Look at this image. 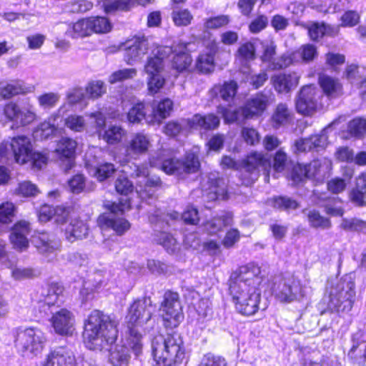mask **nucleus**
<instances>
[{
    "mask_svg": "<svg viewBox=\"0 0 366 366\" xmlns=\"http://www.w3.org/2000/svg\"><path fill=\"white\" fill-rule=\"evenodd\" d=\"M86 165L89 174L99 181L109 178L116 170L114 165L108 162H97L96 165L86 162Z\"/></svg>",
    "mask_w": 366,
    "mask_h": 366,
    "instance_id": "42",
    "label": "nucleus"
},
{
    "mask_svg": "<svg viewBox=\"0 0 366 366\" xmlns=\"http://www.w3.org/2000/svg\"><path fill=\"white\" fill-rule=\"evenodd\" d=\"M86 116L94 124L99 138L108 144H119L127 135V131L119 125L109 124L105 127L106 118L101 112H92Z\"/></svg>",
    "mask_w": 366,
    "mask_h": 366,
    "instance_id": "17",
    "label": "nucleus"
},
{
    "mask_svg": "<svg viewBox=\"0 0 366 366\" xmlns=\"http://www.w3.org/2000/svg\"><path fill=\"white\" fill-rule=\"evenodd\" d=\"M209 184L207 198L209 200H225L229 198L226 184L223 179L217 178L215 174H211L208 179Z\"/></svg>",
    "mask_w": 366,
    "mask_h": 366,
    "instance_id": "35",
    "label": "nucleus"
},
{
    "mask_svg": "<svg viewBox=\"0 0 366 366\" xmlns=\"http://www.w3.org/2000/svg\"><path fill=\"white\" fill-rule=\"evenodd\" d=\"M32 242L39 251L49 261L52 260L59 251L61 243L53 238L49 234L41 232L32 237Z\"/></svg>",
    "mask_w": 366,
    "mask_h": 366,
    "instance_id": "25",
    "label": "nucleus"
},
{
    "mask_svg": "<svg viewBox=\"0 0 366 366\" xmlns=\"http://www.w3.org/2000/svg\"><path fill=\"white\" fill-rule=\"evenodd\" d=\"M119 322L113 317L94 310L84 323V343L89 350L109 351L113 366H127L129 349L124 344H115L118 337Z\"/></svg>",
    "mask_w": 366,
    "mask_h": 366,
    "instance_id": "1",
    "label": "nucleus"
},
{
    "mask_svg": "<svg viewBox=\"0 0 366 366\" xmlns=\"http://www.w3.org/2000/svg\"><path fill=\"white\" fill-rule=\"evenodd\" d=\"M273 206L282 210L290 212L299 207V203L287 197H274L273 200Z\"/></svg>",
    "mask_w": 366,
    "mask_h": 366,
    "instance_id": "58",
    "label": "nucleus"
},
{
    "mask_svg": "<svg viewBox=\"0 0 366 366\" xmlns=\"http://www.w3.org/2000/svg\"><path fill=\"white\" fill-rule=\"evenodd\" d=\"M87 234L88 227L86 224L78 219H71L65 229V237L70 242L85 238Z\"/></svg>",
    "mask_w": 366,
    "mask_h": 366,
    "instance_id": "40",
    "label": "nucleus"
},
{
    "mask_svg": "<svg viewBox=\"0 0 366 366\" xmlns=\"http://www.w3.org/2000/svg\"><path fill=\"white\" fill-rule=\"evenodd\" d=\"M322 92L315 86L310 84L302 87L296 101L297 112L311 115L318 109L328 105L323 101Z\"/></svg>",
    "mask_w": 366,
    "mask_h": 366,
    "instance_id": "15",
    "label": "nucleus"
},
{
    "mask_svg": "<svg viewBox=\"0 0 366 366\" xmlns=\"http://www.w3.org/2000/svg\"><path fill=\"white\" fill-rule=\"evenodd\" d=\"M339 120H334L327 127L323 129L320 134L312 135L308 138L300 139L295 142L296 152H306L311 151H320L323 149L327 144V131L338 123Z\"/></svg>",
    "mask_w": 366,
    "mask_h": 366,
    "instance_id": "24",
    "label": "nucleus"
},
{
    "mask_svg": "<svg viewBox=\"0 0 366 366\" xmlns=\"http://www.w3.org/2000/svg\"><path fill=\"white\" fill-rule=\"evenodd\" d=\"M86 90L90 97L98 98L106 92V86L100 80L93 81L88 84Z\"/></svg>",
    "mask_w": 366,
    "mask_h": 366,
    "instance_id": "64",
    "label": "nucleus"
},
{
    "mask_svg": "<svg viewBox=\"0 0 366 366\" xmlns=\"http://www.w3.org/2000/svg\"><path fill=\"white\" fill-rule=\"evenodd\" d=\"M325 212L332 217H342L344 214L342 202L339 198L330 199L324 205Z\"/></svg>",
    "mask_w": 366,
    "mask_h": 366,
    "instance_id": "56",
    "label": "nucleus"
},
{
    "mask_svg": "<svg viewBox=\"0 0 366 366\" xmlns=\"http://www.w3.org/2000/svg\"><path fill=\"white\" fill-rule=\"evenodd\" d=\"M105 207L109 212L99 217L98 225L102 229H112L117 234H123L130 228L129 222L122 217L124 211L132 207L130 200L128 198H122L119 204L108 203Z\"/></svg>",
    "mask_w": 366,
    "mask_h": 366,
    "instance_id": "11",
    "label": "nucleus"
},
{
    "mask_svg": "<svg viewBox=\"0 0 366 366\" xmlns=\"http://www.w3.org/2000/svg\"><path fill=\"white\" fill-rule=\"evenodd\" d=\"M297 59L300 61H310L317 56V49L312 44H304L298 50L295 51Z\"/></svg>",
    "mask_w": 366,
    "mask_h": 366,
    "instance_id": "52",
    "label": "nucleus"
},
{
    "mask_svg": "<svg viewBox=\"0 0 366 366\" xmlns=\"http://www.w3.org/2000/svg\"><path fill=\"white\" fill-rule=\"evenodd\" d=\"M29 223L19 221L14 224L10 234V240L14 247L20 250L26 249L29 245L28 235L30 232Z\"/></svg>",
    "mask_w": 366,
    "mask_h": 366,
    "instance_id": "31",
    "label": "nucleus"
},
{
    "mask_svg": "<svg viewBox=\"0 0 366 366\" xmlns=\"http://www.w3.org/2000/svg\"><path fill=\"white\" fill-rule=\"evenodd\" d=\"M232 216L229 212H223L220 215L214 217L203 224V229L209 234H215L224 227L232 224Z\"/></svg>",
    "mask_w": 366,
    "mask_h": 366,
    "instance_id": "41",
    "label": "nucleus"
},
{
    "mask_svg": "<svg viewBox=\"0 0 366 366\" xmlns=\"http://www.w3.org/2000/svg\"><path fill=\"white\" fill-rule=\"evenodd\" d=\"M158 46L151 44L145 38H134L126 43V51L124 54L125 61L128 64H133L141 60L144 56L151 50L148 58L152 55V51Z\"/></svg>",
    "mask_w": 366,
    "mask_h": 366,
    "instance_id": "22",
    "label": "nucleus"
},
{
    "mask_svg": "<svg viewBox=\"0 0 366 366\" xmlns=\"http://www.w3.org/2000/svg\"><path fill=\"white\" fill-rule=\"evenodd\" d=\"M4 114L6 118L12 122V128L25 127L36 119V114L32 104H27L19 106L9 102L4 106Z\"/></svg>",
    "mask_w": 366,
    "mask_h": 366,
    "instance_id": "19",
    "label": "nucleus"
},
{
    "mask_svg": "<svg viewBox=\"0 0 366 366\" xmlns=\"http://www.w3.org/2000/svg\"><path fill=\"white\" fill-rule=\"evenodd\" d=\"M237 88L238 86L236 81H224L223 84H218L214 85L209 92L211 96L214 97H219L223 101L229 103L228 107H226V109L234 110L230 105V102L233 100L237 93ZM221 106L222 107V105Z\"/></svg>",
    "mask_w": 366,
    "mask_h": 366,
    "instance_id": "33",
    "label": "nucleus"
},
{
    "mask_svg": "<svg viewBox=\"0 0 366 366\" xmlns=\"http://www.w3.org/2000/svg\"><path fill=\"white\" fill-rule=\"evenodd\" d=\"M346 76L352 84L360 86L362 98L366 101V66L351 64L347 67Z\"/></svg>",
    "mask_w": 366,
    "mask_h": 366,
    "instance_id": "34",
    "label": "nucleus"
},
{
    "mask_svg": "<svg viewBox=\"0 0 366 366\" xmlns=\"http://www.w3.org/2000/svg\"><path fill=\"white\" fill-rule=\"evenodd\" d=\"M300 75L297 72L280 73L271 77L274 90L279 94H288L299 84Z\"/></svg>",
    "mask_w": 366,
    "mask_h": 366,
    "instance_id": "28",
    "label": "nucleus"
},
{
    "mask_svg": "<svg viewBox=\"0 0 366 366\" xmlns=\"http://www.w3.org/2000/svg\"><path fill=\"white\" fill-rule=\"evenodd\" d=\"M347 131L352 137H362L366 133V119L357 117L349 122Z\"/></svg>",
    "mask_w": 366,
    "mask_h": 366,
    "instance_id": "50",
    "label": "nucleus"
},
{
    "mask_svg": "<svg viewBox=\"0 0 366 366\" xmlns=\"http://www.w3.org/2000/svg\"><path fill=\"white\" fill-rule=\"evenodd\" d=\"M76 145V142L69 137H62L56 144L55 152L61 162L65 172L70 170L74 166Z\"/></svg>",
    "mask_w": 366,
    "mask_h": 366,
    "instance_id": "26",
    "label": "nucleus"
},
{
    "mask_svg": "<svg viewBox=\"0 0 366 366\" xmlns=\"http://www.w3.org/2000/svg\"><path fill=\"white\" fill-rule=\"evenodd\" d=\"M65 126L75 132H81L86 128V122L82 116L71 114L64 120Z\"/></svg>",
    "mask_w": 366,
    "mask_h": 366,
    "instance_id": "55",
    "label": "nucleus"
},
{
    "mask_svg": "<svg viewBox=\"0 0 366 366\" xmlns=\"http://www.w3.org/2000/svg\"><path fill=\"white\" fill-rule=\"evenodd\" d=\"M307 219L310 225L312 227L326 229L330 227L331 225L328 218L322 216L319 212L315 209L309 211Z\"/></svg>",
    "mask_w": 366,
    "mask_h": 366,
    "instance_id": "53",
    "label": "nucleus"
},
{
    "mask_svg": "<svg viewBox=\"0 0 366 366\" xmlns=\"http://www.w3.org/2000/svg\"><path fill=\"white\" fill-rule=\"evenodd\" d=\"M172 53V68L178 72L186 71L192 64V57L184 43L174 45L172 48L168 46H157L147 58L144 65L145 73L148 74L147 85L151 94L157 93L164 85L165 78L163 71L165 67V61L168 56Z\"/></svg>",
    "mask_w": 366,
    "mask_h": 366,
    "instance_id": "3",
    "label": "nucleus"
},
{
    "mask_svg": "<svg viewBox=\"0 0 366 366\" xmlns=\"http://www.w3.org/2000/svg\"><path fill=\"white\" fill-rule=\"evenodd\" d=\"M15 205L11 202H5L0 204V222L10 223L15 214Z\"/></svg>",
    "mask_w": 366,
    "mask_h": 366,
    "instance_id": "59",
    "label": "nucleus"
},
{
    "mask_svg": "<svg viewBox=\"0 0 366 366\" xmlns=\"http://www.w3.org/2000/svg\"><path fill=\"white\" fill-rule=\"evenodd\" d=\"M68 187L73 194H79L84 190L85 177L82 174H76L68 181Z\"/></svg>",
    "mask_w": 366,
    "mask_h": 366,
    "instance_id": "63",
    "label": "nucleus"
},
{
    "mask_svg": "<svg viewBox=\"0 0 366 366\" xmlns=\"http://www.w3.org/2000/svg\"><path fill=\"white\" fill-rule=\"evenodd\" d=\"M50 322L54 332L61 336H71L75 330V317L64 308L53 313Z\"/></svg>",
    "mask_w": 366,
    "mask_h": 366,
    "instance_id": "23",
    "label": "nucleus"
},
{
    "mask_svg": "<svg viewBox=\"0 0 366 366\" xmlns=\"http://www.w3.org/2000/svg\"><path fill=\"white\" fill-rule=\"evenodd\" d=\"M155 307L149 297L137 300L131 305L127 316L129 337L127 342L136 355H138L142 347V334L149 332L154 326V320L152 316Z\"/></svg>",
    "mask_w": 366,
    "mask_h": 366,
    "instance_id": "4",
    "label": "nucleus"
},
{
    "mask_svg": "<svg viewBox=\"0 0 366 366\" xmlns=\"http://www.w3.org/2000/svg\"><path fill=\"white\" fill-rule=\"evenodd\" d=\"M172 19L177 26H186L190 24L193 16L187 9L174 8Z\"/></svg>",
    "mask_w": 366,
    "mask_h": 366,
    "instance_id": "49",
    "label": "nucleus"
},
{
    "mask_svg": "<svg viewBox=\"0 0 366 366\" xmlns=\"http://www.w3.org/2000/svg\"><path fill=\"white\" fill-rule=\"evenodd\" d=\"M291 112L285 104L280 103L275 108L272 117V125L275 129L287 125L291 121Z\"/></svg>",
    "mask_w": 366,
    "mask_h": 366,
    "instance_id": "43",
    "label": "nucleus"
},
{
    "mask_svg": "<svg viewBox=\"0 0 366 366\" xmlns=\"http://www.w3.org/2000/svg\"><path fill=\"white\" fill-rule=\"evenodd\" d=\"M137 75L135 69H123L113 72L109 77L110 84H115L122 81L129 79Z\"/></svg>",
    "mask_w": 366,
    "mask_h": 366,
    "instance_id": "61",
    "label": "nucleus"
},
{
    "mask_svg": "<svg viewBox=\"0 0 366 366\" xmlns=\"http://www.w3.org/2000/svg\"><path fill=\"white\" fill-rule=\"evenodd\" d=\"M205 49L199 54L197 61V69L203 74H209L214 69V55L217 51V44L214 40L205 43Z\"/></svg>",
    "mask_w": 366,
    "mask_h": 366,
    "instance_id": "27",
    "label": "nucleus"
},
{
    "mask_svg": "<svg viewBox=\"0 0 366 366\" xmlns=\"http://www.w3.org/2000/svg\"><path fill=\"white\" fill-rule=\"evenodd\" d=\"M160 310L164 325L167 328H175L184 320L182 307L177 292L167 291L164 293Z\"/></svg>",
    "mask_w": 366,
    "mask_h": 366,
    "instance_id": "16",
    "label": "nucleus"
},
{
    "mask_svg": "<svg viewBox=\"0 0 366 366\" xmlns=\"http://www.w3.org/2000/svg\"><path fill=\"white\" fill-rule=\"evenodd\" d=\"M14 156L15 161L20 164L30 162L34 168L40 169L48 162L45 153L33 152L31 140L28 137L20 135L0 144V162H4Z\"/></svg>",
    "mask_w": 366,
    "mask_h": 366,
    "instance_id": "5",
    "label": "nucleus"
},
{
    "mask_svg": "<svg viewBox=\"0 0 366 366\" xmlns=\"http://www.w3.org/2000/svg\"><path fill=\"white\" fill-rule=\"evenodd\" d=\"M331 161L326 159H315L307 165L298 164L291 172V179L295 184L302 182L306 178L322 180L331 169Z\"/></svg>",
    "mask_w": 366,
    "mask_h": 366,
    "instance_id": "14",
    "label": "nucleus"
},
{
    "mask_svg": "<svg viewBox=\"0 0 366 366\" xmlns=\"http://www.w3.org/2000/svg\"><path fill=\"white\" fill-rule=\"evenodd\" d=\"M92 33H107L111 29V24L108 19L102 16L88 18Z\"/></svg>",
    "mask_w": 366,
    "mask_h": 366,
    "instance_id": "54",
    "label": "nucleus"
},
{
    "mask_svg": "<svg viewBox=\"0 0 366 366\" xmlns=\"http://www.w3.org/2000/svg\"><path fill=\"white\" fill-rule=\"evenodd\" d=\"M265 282L260 267L254 263L239 267L238 274L232 276L229 285V293L237 311L250 316L261 309L260 287Z\"/></svg>",
    "mask_w": 366,
    "mask_h": 366,
    "instance_id": "2",
    "label": "nucleus"
},
{
    "mask_svg": "<svg viewBox=\"0 0 366 366\" xmlns=\"http://www.w3.org/2000/svg\"><path fill=\"white\" fill-rule=\"evenodd\" d=\"M59 118V114H53L47 120L41 123L33 132L34 139L41 141L54 135L58 129Z\"/></svg>",
    "mask_w": 366,
    "mask_h": 366,
    "instance_id": "32",
    "label": "nucleus"
},
{
    "mask_svg": "<svg viewBox=\"0 0 366 366\" xmlns=\"http://www.w3.org/2000/svg\"><path fill=\"white\" fill-rule=\"evenodd\" d=\"M179 217V214L176 212H173L169 214L163 213L159 209H157L154 213L149 214V221L152 223L163 224H166L169 225V219L174 220Z\"/></svg>",
    "mask_w": 366,
    "mask_h": 366,
    "instance_id": "60",
    "label": "nucleus"
},
{
    "mask_svg": "<svg viewBox=\"0 0 366 366\" xmlns=\"http://www.w3.org/2000/svg\"><path fill=\"white\" fill-rule=\"evenodd\" d=\"M319 84L327 99H335L342 94V86L336 79L321 75L319 77Z\"/></svg>",
    "mask_w": 366,
    "mask_h": 366,
    "instance_id": "38",
    "label": "nucleus"
},
{
    "mask_svg": "<svg viewBox=\"0 0 366 366\" xmlns=\"http://www.w3.org/2000/svg\"><path fill=\"white\" fill-rule=\"evenodd\" d=\"M268 104L267 97L263 94H257L248 99L245 105L239 109L231 110L219 106L217 112L222 114L226 123L240 122L245 119L261 115L267 109Z\"/></svg>",
    "mask_w": 366,
    "mask_h": 366,
    "instance_id": "10",
    "label": "nucleus"
},
{
    "mask_svg": "<svg viewBox=\"0 0 366 366\" xmlns=\"http://www.w3.org/2000/svg\"><path fill=\"white\" fill-rule=\"evenodd\" d=\"M39 366H97L94 360H77L74 353L65 348L59 347L50 352Z\"/></svg>",
    "mask_w": 366,
    "mask_h": 366,
    "instance_id": "21",
    "label": "nucleus"
},
{
    "mask_svg": "<svg viewBox=\"0 0 366 366\" xmlns=\"http://www.w3.org/2000/svg\"><path fill=\"white\" fill-rule=\"evenodd\" d=\"M273 293L277 299L284 302L300 300L304 297L300 280L292 275L284 277L276 282Z\"/></svg>",
    "mask_w": 366,
    "mask_h": 366,
    "instance_id": "18",
    "label": "nucleus"
},
{
    "mask_svg": "<svg viewBox=\"0 0 366 366\" xmlns=\"http://www.w3.org/2000/svg\"><path fill=\"white\" fill-rule=\"evenodd\" d=\"M337 32V28L326 25L324 23H312L308 27V34L314 41L318 40L325 35H335Z\"/></svg>",
    "mask_w": 366,
    "mask_h": 366,
    "instance_id": "47",
    "label": "nucleus"
},
{
    "mask_svg": "<svg viewBox=\"0 0 366 366\" xmlns=\"http://www.w3.org/2000/svg\"><path fill=\"white\" fill-rule=\"evenodd\" d=\"M152 354L159 366H177L185 357V348L177 335H157L152 342Z\"/></svg>",
    "mask_w": 366,
    "mask_h": 366,
    "instance_id": "7",
    "label": "nucleus"
},
{
    "mask_svg": "<svg viewBox=\"0 0 366 366\" xmlns=\"http://www.w3.org/2000/svg\"><path fill=\"white\" fill-rule=\"evenodd\" d=\"M59 99L60 96L58 93L46 92L38 96L37 102L41 109L49 110L57 104Z\"/></svg>",
    "mask_w": 366,
    "mask_h": 366,
    "instance_id": "51",
    "label": "nucleus"
},
{
    "mask_svg": "<svg viewBox=\"0 0 366 366\" xmlns=\"http://www.w3.org/2000/svg\"><path fill=\"white\" fill-rule=\"evenodd\" d=\"M229 22V16L219 15L205 19L204 25L205 29H215L227 25Z\"/></svg>",
    "mask_w": 366,
    "mask_h": 366,
    "instance_id": "62",
    "label": "nucleus"
},
{
    "mask_svg": "<svg viewBox=\"0 0 366 366\" xmlns=\"http://www.w3.org/2000/svg\"><path fill=\"white\" fill-rule=\"evenodd\" d=\"M356 292L355 275L352 273L337 279L331 284L329 290V302L327 309L321 312V315L327 311L342 316L351 311L355 300Z\"/></svg>",
    "mask_w": 366,
    "mask_h": 366,
    "instance_id": "6",
    "label": "nucleus"
},
{
    "mask_svg": "<svg viewBox=\"0 0 366 366\" xmlns=\"http://www.w3.org/2000/svg\"><path fill=\"white\" fill-rule=\"evenodd\" d=\"M154 0H104L103 6L106 13H112L117 10L127 11L136 5L145 6L152 4Z\"/></svg>",
    "mask_w": 366,
    "mask_h": 366,
    "instance_id": "36",
    "label": "nucleus"
},
{
    "mask_svg": "<svg viewBox=\"0 0 366 366\" xmlns=\"http://www.w3.org/2000/svg\"><path fill=\"white\" fill-rule=\"evenodd\" d=\"M172 109L173 102L166 98L157 104H153L150 114H147V108L143 103H138L129 111L127 117L129 121L132 123H138L144 119L149 124H159L169 116Z\"/></svg>",
    "mask_w": 366,
    "mask_h": 366,
    "instance_id": "12",
    "label": "nucleus"
},
{
    "mask_svg": "<svg viewBox=\"0 0 366 366\" xmlns=\"http://www.w3.org/2000/svg\"><path fill=\"white\" fill-rule=\"evenodd\" d=\"M149 147L150 140L147 135L143 133L134 134L124 147L126 157L124 162L135 159L136 156L147 152Z\"/></svg>",
    "mask_w": 366,
    "mask_h": 366,
    "instance_id": "29",
    "label": "nucleus"
},
{
    "mask_svg": "<svg viewBox=\"0 0 366 366\" xmlns=\"http://www.w3.org/2000/svg\"><path fill=\"white\" fill-rule=\"evenodd\" d=\"M134 167L135 175L139 178L135 187L137 194L142 200L154 199L155 192L161 183L160 179L157 177H149V172L147 164Z\"/></svg>",
    "mask_w": 366,
    "mask_h": 366,
    "instance_id": "20",
    "label": "nucleus"
},
{
    "mask_svg": "<svg viewBox=\"0 0 366 366\" xmlns=\"http://www.w3.org/2000/svg\"><path fill=\"white\" fill-rule=\"evenodd\" d=\"M197 150L187 152L184 161L176 159L173 154L166 150L160 152L157 157L149 159V164L153 167L160 168L168 174L181 176L184 174L194 173L200 167Z\"/></svg>",
    "mask_w": 366,
    "mask_h": 366,
    "instance_id": "8",
    "label": "nucleus"
},
{
    "mask_svg": "<svg viewBox=\"0 0 366 366\" xmlns=\"http://www.w3.org/2000/svg\"><path fill=\"white\" fill-rule=\"evenodd\" d=\"M190 124V119L171 121L165 125L164 132L165 134L169 137H176L179 134L184 135L192 130Z\"/></svg>",
    "mask_w": 366,
    "mask_h": 366,
    "instance_id": "45",
    "label": "nucleus"
},
{
    "mask_svg": "<svg viewBox=\"0 0 366 366\" xmlns=\"http://www.w3.org/2000/svg\"><path fill=\"white\" fill-rule=\"evenodd\" d=\"M62 292L63 287L60 284L51 283L46 288L43 289L41 295L44 299L40 300L39 303L44 302V304L48 307L54 305L60 300Z\"/></svg>",
    "mask_w": 366,
    "mask_h": 366,
    "instance_id": "44",
    "label": "nucleus"
},
{
    "mask_svg": "<svg viewBox=\"0 0 366 366\" xmlns=\"http://www.w3.org/2000/svg\"><path fill=\"white\" fill-rule=\"evenodd\" d=\"M34 90V86H27L22 80L0 81V99H10L18 94L31 93Z\"/></svg>",
    "mask_w": 366,
    "mask_h": 366,
    "instance_id": "30",
    "label": "nucleus"
},
{
    "mask_svg": "<svg viewBox=\"0 0 366 366\" xmlns=\"http://www.w3.org/2000/svg\"><path fill=\"white\" fill-rule=\"evenodd\" d=\"M157 240L158 243L162 245L169 253H175L179 249V244L176 239L167 232H161Z\"/></svg>",
    "mask_w": 366,
    "mask_h": 366,
    "instance_id": "57",
    "label": "nucleus"
},
{
    "mask_svg": "<svg viewBox=\"0 0 366 366\" xmlns=\"http://www.w3.org/2000/svg\"><path fill=\"white\" fill-rule=\"evenodd\" d=\"M295 63H297L295 51L287 52L279 58H276L270 64H268V68L271 70H278L286 68Z\"/></svg>",
    "mask_w": 366,
    "mask_h": 366,
    "instance_id": "48",
    "label": "nucleus"
},
{
    "mask_svg": "<svg viewBox=\"0 0 366 366\" xmlns=\"http://www.w3.org/2000/svg\"><path fill=\"white\" fill-rule=\"evenodd\" d=\"M221 166L223 169H240L242 183L246 186L251 185L258 179L260 168L264 172L271 169L270 162L262 154L256 152L249 154L241 164L229 156H223Z\"/></svg>",
    "mask_w": 366,
    "mask_h": 366,
    "instance_id": "9",
    "label": "nucleus"
},
{
    "mask_svg": "<svg viewBox=\"0 0 366 366\" xmlns=\"http://www.w3.org/2000/svg\"><path fill=\"white\" fill-rule=\"evenodd\" d=\"M360 334H355L352 339V347L348 357L360 365H366V341L360 340Z\"/></svg>",
    "mask_w": 366,
    "mask_h": 366,
    "instance_id": "37",
    "label": "nucleus"
},
{
    "mask_svg": "<svg viewBox=\"0 0 366 366\" xmlns=\"http://www.w3.org/2000/svg\"><path fill=\"white\" fill-rule=\"evenodd\" d=\"M89 19H81L74 24H70L66 30V34L71 38H79L89 36L92 29L89 26Z\"/></svg>",
    "mask_w": 366,
    "mask_h": 366,
    "instance_id": "46",
    "label": "nucleus"
},
{
    "mask_svg": "<svg viewBox=\"0 0 366 366\" xmlns=\"http://www.w3.org/2000/svg\"><path fill=\"white\" fill-rule=\"evenodd\" d=\"M45 341L44 332L37 327H19L15 332V347L23 355L40 353Z\"/></svg>",
    "mask_w": 366,
    "mask_h": 366,
    "instance_id": "13",
    "label": "nucleus"
},
{
    "mask_svg": "<svg viewBox=\"0 0 366 366\" xmlns=\"http://www.w3.org/2000/svg\"><path fill=\"white\" fill-rule=\"evenodd\" d=\"M190 127L192 129L212 130L218 127L219 119L213 114L201 115L197 114L190 119Z\"/></svg>",
    "mask_w": 366,
    "mask_h": 366,
    "instance_id": "39",
    "label": "nucleus"
}]
</instances>
